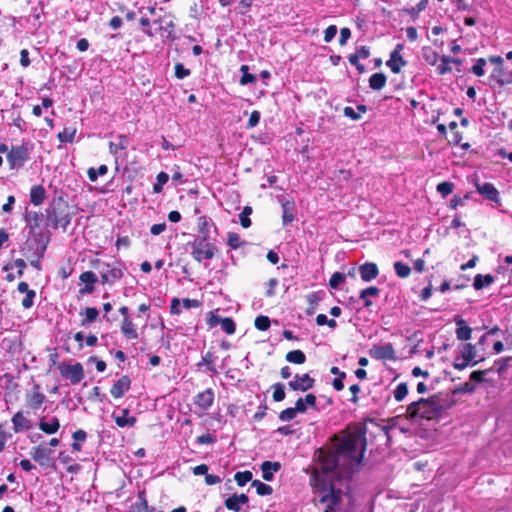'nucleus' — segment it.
<instances>
[{"mask_svg":"<svg viewBox=\"0 0 512 512\" xmlns=\"http://www.w3.org/2000/svg\"><path fill=\"white\" fill-rule=\"evenodd\" d=\"M367 427L364 423H356L348 428L341 441L335 446V450L348 466L359 464L367 447Z\"/></svg>","mask_w":512,"mask_h":512,"instance_id":"obj_1","label":"nucleus"},{"mask_svg":"<svg viewBox=\"0 0 512 512\" xmlns=\"http://www.w3.org/2000/svg\"><path fill=\"white\" fill-rule=\"evenodd\" d=\"M448 409L447 396L439 393L427 399L420 398L412 402L406 409L405 416L409 420L426 419L438 420Z\"/></svg>","mask_w":512,"mask_h":512,"instance_id":"obj_2","label":"nucleus"},{"mask_svg":"<svg viewBox=\"0 0 512 512\" xmlns=\"http://www.w3.org/2000/svg\"><path fill=\"white\" fill-rule=\"evenodd\" d=\"M311 480L314 482V490L318 495L317 502L325 506L324 512H336V507L342 502V490L335 487L330 480L329 482L325 480L319 482V473L317 471L312 473Z\"/></svg>","mask_w":512,"mask_h":512,"instance_id":"obj_3","label":"nucleus"},{"mask_svg":"<svg viewBox=\"0 0 512 512\" xmlns=\"http://www.w3.org/2000/svg\"><path fill=\"white\" fill-rule=\"evenodd\" d=\"M73 215L69 203L62 196L53 197L46 209V217L55 229L62 228L65 231Z\"/></svg>","mask_w":512,"mask_h":512,"instance_id":"obj_4","label":"nucleus"},{"mask_svg":"<svg viewBox=\"0 0 512 512\" xmlns=\"http://www.w3.org/2000/svg\"><path fill=\"white\" fill-rule=\"evenodd\" d=\"M318 463L319 467L315 468L313 473L317 471L319 473V482L325 480L326 482L332 481L331 473L335 472L337 469H342L347 465L345 461H343L342 457L337 454L336 450L334 451H325L322 448L318 451Z\"/></svg>","mask_w":512,"mask_h":512,"instance_id":"obj_5","label":"nucleus"},{"mask_svg":"<svg viewBox=\"0 0 512 512\" xmlns=\"http://www.w3.org/2000/svg\"><path fill=\"white\" fill-rule=\"evenodd\" d=\"M192 258L201 263L203 260H211L218 252L217 246L208 239L196 238L190 242Z\"/></svg>","mask_w":512,"mask_h":512,"instance_id":"obj_6","label":"nucleus"},{"mask_svg":"<svg viewBox=\"0 0 512 512\" xmlns=\"http://www.w3.org/2000/svg\"><path fill=\"white\" fill-rule=\"evenodd\" d=\"M444 42L439 44V50L434 47H424L423 57L427 64L436 66V72L440 75L448 70V56L443 51Z\"/></svg>","mask_w":512,"mask_h":512,"instance_id":"obj_7","label":"nucleus"},{"mask_svg":"<svg viewBox=\"0 0 512 512\" xmlns=\"http://www.w3.org/2000/svg\"><path fill=\"white\" fill-rule=\"evenodd\" d=\"M477 345L470 343L462 344L459 346V355L455 357L453 366L455 369L462 370L468 366H475L479 362L484 360V357L476 360L477 357Z\"/></svg>","mask_w":512,"mask_h":512,"instance_id":"obj_8","label":"nucleus"},{"mask_svg":"<svg viewBox=\"0 0 512 512\" xmlns=\"http://www.w3.org/2000/svg\"><path fill=\"white\" fill-rule=\"evenodd\" d=\"M10 169L22 168L29 160V149L26 145L12 146L6 155Z\"/></svg>","mask_w":512,"mask_h":512,"instance_id":"obj_9","label":"nucleus"},{"mask_svg":"<svg viewBox=\"0 0 512 512\" xmlns=\"http://www.w3.org/2000/svg\"><path fill=\"white\" fill-rule=\"evenodd\" d=\"M41 238L42 237L38 238L37 236L28 238L20 247L22 256L26 259L37 255L44 256L47 249V243L42 242Z\"/></svg>","mask_w":512,"mask_h":512,"instance_id":"obj_10","label":"nucleus"},{"mask_svg":"<svg viewBox=\"0 0 512 512\" xmlns=\"http://www.w3.org/2000/svg\"><path fill=\"white\" fill-rule=\"evenodd\" d=\"M46 401L47 398L41 391V386L34 382L32 388L25 393V404L27 408L36 411L40 409Z\"/></svg>","mask_w":512,"mask_h":512,"instance_id":"obj_11","label":"nucleus"},{"mask_svg":"<svg viewBox=\"0 0 512 512\" xmlns=\"http://www.w3.org/2000/svg\"><path fill=\"white\" fill-rule=\"evenodd\" d=\"M60 374L63 378L69 379L71 384L76 385L84 378V369L81 363L74 365L60 366Z\"/></svg>","mask_w":512,"mask_h":512,"instance_id":"obj_12","label":"nucleus"},{"mask_svg":"<svg viewBox=\"0 0 512 512\" xmlns=\"http://www.w3.org/2000/svg\"><path fill=\"white\" fill-rule=\"evenodd\" d=\"M315 385V379L308 373L296 374L293 380L288 382V387L293 391L306 392L312 389Z\"/></svg>","mask_w":512,"mask_h":512,"instance_id":"obj_13","label":"nucleus"},{"mask_svg":"<svg viewBox=\"0 0 512 512\" xmlns=\"http://www.w3.org/2000/svg\"><path fill=\"white\" fill-rule=\"evenodd\" d=\"M30 455L42 467H48L52 463V450L42 445L33 447Z\"/></svg>","mask_w":512,"mask_h":512,"instance_id":"obj_14","label":"nucleus"},{"mask_svg":"<svg viewBox=\"0 0 512 512\" xmlns=\"http://www.w3.org/2000/svg\"><path fill=\"white\" fill-rule=\"evenodd\" d=\"M369 354L372 358L378 359V360H395V350L391 343L382 345V346H373Z\"/></svg>","mask_w":512,"mask_h":512,"instance_id":"obj_15","label":"nucleus"},{"mask_svg":"<svg viewBox=\"0 0 512 512\" xmlns=\"http://www.w3.org/2000/svg\"><path fill=\"white\" fill-rule=\"evenodd\" d=\"M403 49L402 44H398L396 48L391 52L390 58L387 60L386 65L391 69V71L395 74L399 73L401 69L406 66L407 62L401 55V50Z\"/></svg>","mask_w":512,"mask_h":512,"instance_id":"obj_16","label":"nucleus"},{"mask_svg":"<svg viewBox=\"0 0 512 512\" xmlns=\"http://www.w3.org/2000/svg\"><path fill=\"white\" fill-rule=\"evenodd\" d=\"M491 82H495L499 87L512 84V71L506 72L504 65L495 67L489 76Z\"/></svg>","mask_w":512,"mask_h":512,"instance_id":"obj_17","label":"nucleus"},{"mask_svg":"<svg viewBox=\"0 0 512 512\" xmlns=\"http://www.w3.org/2000/svg\"><path fill=\"white\" fill-rule=\"evenodd\" d=\"M79 280L84 284V286L79 289V293L81 295L91 294L94 292L95 283L98 281L97 275L94 272L85 271L81 273Z\"/></svg>","mask_w":512,"mask_h":512,"instance_id":"obj_18","label":"nucleus"},{"mask_svg":"<svg viewBox=\"0 0 512 512\" xmlns=\"http://www.w3.org/2000/svg\"><path fill=\"white\" fill-rule=\"evenodd\" d=\"M131 388V379L128 375L120 377L110 388V394L113 398L118 399L125 395Z\"/></svg>","mask_w":512,"mask_h":512,"instance_id":"obj_19","label":"nucleus"},{"mask_svg":"<svg viewBox=\"0 0 512 512\" xmlns=\"http://www.w3.org/2000/svg\"><path fill=\"white\" fill-rule=\"evenodd\" d=\"M105 266L106 269L100 273L102 284L112 285L124 276L123 270L120 267H111L109 264Z\"/></svg>","mask_w":512,"mask_h":512,"instance_id":"obj_20","label":"nucleus"},{"mask_svg":"<svg viewBox=\"0 0 512 512\" xmlns=\"http://www.w3.org/2000/svg\"><path fill=\"white\" fill-rule=\"evenodd\" d=\"M214 402V391L212 388L199 392L195 396L194 404L202 411H207Z\"/></svg>","mask_w":512,"mask_h":512,"instance_id":"obj_21","label":"nucleus"},{"mask_svg":"<svg viewBox=\"0 0 512 512\" xmlns=\"http://www.w3.org/2000/svg\"><path fill=\"white\" fill-rule=\"evenodd\" d=\"M202 302L197 299H183L182 302L178 298H173L171 301L170 310L173 314H179L180 313V307L182 306L184 309H191V308H199L201 307Z\"/></svg>","mask_w":512,"mask_h":512,"instance_id":"obj_22","label":"nucleus"},{"mask_svg":"<svg viewBox=\"0 0 512 512\" xmlns=\"http://www.w3.org/2000/svg\"><path fill=\"white\" fill-rule=\"evenodd\" d=\"M323 293L322 292H312L306 296V307H305V315L307 317H312L319 308V303L322 300Z\"/></svg>","mask_w":512,"mask_h":512,"instance_id":"obj_23","label":"nucleus"},{"mask_svg":"<svg viewBox=\"0 0 512 512\" xmlns=\"http://www.w3.org/2000/svg\"><path fill=\"white\" fill-rule=\"evenodd\" d=\"M13 431L20 433L24 430H30L32 428V422L29 420L22 411L16 412L12 419Z\"/></svg>","mask_w":512,"mask_h":512,"instance_id":"obj_24","label":"nucleus"},{"mask_svg":"<svg viewBox=\"0 0 512 512\" xmlns=\"http://www.w3.org/2000/svg\"><path fill=\"white\" fill-rule=\"evenodd\" d=\"M359 273L361 279L365 282H369L379 275L378 266L373 262H366L359 267Z\"/></svg>","mask_w":512,"mask_h":512,"instance_id":"obj_25","label":"nucleus"},{"mask_svg":"<svg viewBox=\"0 0 512 512\" xmlns=\"http://www.w3.org/2000/svg\"><path fill=\"white\" fill-rule=\"evenodd\" d=\"M260 468L262 471V478L265 481H272L274 478V473L281 469V464L278 461H264Z\"/></svg>","mask_w":512,"mask_h":512,"instance_id":"obj_26","label":"nucleus"},{"mask_svg":"<svg viewBox=\"0 0 512 512\" xmlns=\"http://www.w3.org/2000/svg\"><path fill=\"white\" fill-rule=\"evenodd\" d=\"M478 192L490 201L499 200V192L492 183L477 184Z\"/></svg>","mask_w":512,"mask_h":512,"instance_id":"obj_27","label":"nucleus"},{"mask_svg":"<svg viewBox=\"0 0 512 512\" xmlns=\"http://www.w3.org/2000/svg\"><path fill=\"white\" fill-rule=\"evenodd\" d=\"M282 206V222L283 225L290 224L294 221V211H295V203L293 200H286L281 203Z\"/></svg>","mask_w":512,"mask_h":512,"instance_id":"obj_28","label":"nucleus"},{"mask_svg":"<svg viewBox=\"0 0 512 512\" xmlns=\"http://www.w3.org/2000/svg\"><path fill=\"white\" fill-rule=\"evenodd\" d=\"M46 198V190L42 185H34L30 190V202L35 205H41Z\"/></svg>","mask_w":512,"mask_h":512,"instance_id":"obj_29","label":"nucleus"},{"mask_svg":"<svg viewBox=\"0 0 512 512\" xmlns=\"http://www.w3.org/2000/svg\"><path fill=\"white\" fill-rule=\"evenodd\" d=\"M212 220L207 216H200L197 219L198 238L208 239Z\"/></svg>","mask_w":512,"mask_h":512,"instance_id":"obj_30","label":"nucleus"},{"mask_svg":"<svg viewBox=\"0 0 512 512\" xmlns=\"http://www.w3.org/2000/svg\"><path fill=\"white\" fill-rule=\"evenodd\" d=\"M129 415V409L128 408H125L122 410V415L120 416H115L113 414V418L115 420V423L117 424V426L121 427V428H124V427H133L136 423V417L132 416V417H127Z\"/></svg>","mask_w":512,"mask_h":512,"instance_id":"obj_31","label":"nucleus"},{"mask_svg":"<svg viewBox=\"0 0 512 512\" xmlns=\"http://www.w3.org/2000/svg\"><path fill=\"white\" fill-rule=\"evenodd\" d=\"M495 281L494 277L491 274H477L474 277L473 287L475 290H482L485 287L490 286Z\"/></svg>","mask_w":512,"mask_h":512,"instance_id":"obj_32","label":"nucleus"},{"mask_svg":"<svg viewBox=\"0 0 512 512\" xmlns=\"http://www.w3.org/2000/svg\"><path fill=\"white\" fill-rule=\"evenodd\" d=\"M387 78L386 75L382 72L374 73L369 78V87L372 90L378 91L384 88L386 85Z\"/></svg>","mask_w":512,"mask_h":512,"instance_id":"obj_33","label":"nucleus"},{"mask_svg":"<svg viewBox=\"0 0 512 512\" xmlns=\"http://www.w3.org/2000/svg\"><path fill=\"white\" fill-rule=\"evenodd\" d=\"M159 30L162 32V37L169 41H174L177 38L175 34V24L172 19L164 21V24L159 26Z\"/></svg>","mask_w":512,"mask_h":512,"instance_id":"obj_34","label":"nucleus"},{"mask_svg":"<svg viewBox=\"0 0 512 512\" xmlns=\"http://www.w3.org/2000/svg\"><path fill=\"white\" fill-rule=\"evenodd\" d=\"M285 359L289 363L302 365L306 362V355L302 350L296 349L287 352L285 355Z\"/></svg>","mask_w":512,"mask_h":512,"instance_id":"obj_35","label":"nucleus"},{"mask_svg":"<svg viewBox=\"0 0 512 512\" xmlns=\"http://www.w3.org/2000/svg\"><path fill=\"white\" fill-rule=\"evenodd\" d=\"M39 428L46 434H54L60 428L59 419L57 417H53L50 422H44L43 420H41L39 422Z\"/></svg>","mask_w":512,"mask_h":512,"instance_id":"obj_36","label":"nucleus"},{"mask_svg":"<svg viewBox=\"0 0 512 512\" xmlns=\"http://www.w3.org/2000/svg\"><path fill=\"white\" fill-rule=\"evenodd\" d=\"M42 217H43V215L40 212H36V211L27 212L25 214V221H26L27 226L30 229H35V228L40 227L41 222H42Z\"/></svg>","mask_w":512,"mask_h":512,"instance_id":"obj_37","label":"nucleus"},{"mask_svg":"<svg viewBox=\"0 0 512 512\" xmlns=\"http://www.w3.org/2000/svg\"><path fill=\"white\" fill-rule=\"evenodd\" d=\"M77 129L75 127H65L58 132L57 139L61 143H72L74 141Z\"/></svg>","mask_w":512,"mask_h":512,"instance_id":"obj_38","label":"nucleus"},{"mask_svg":"<svg viewBox=\"0 0 512 512\" xmlns=\"http://www.w3.org/2000/svg\"><path fill=\"white\" fill-rule=\"evenodd\" d=\"M379 293V288H377L376 286H370L368 288L363 289L360 292V299L363 300L364 306L369 307L372 305V302L369 300V298L378 296Z\"/></svg>","mask_w":512,"mask_h":512,"instance_id":"obj_39","label":"nucleus"},{"mask_svg":"<svg viewBox=\"0 0 512 512\" xmlns=\"http://www.w3.org/2000/svg\"><path fill=\"white\" fill-rule=\"evenodd\" d=\"M494 370H495L494 367H491V368L485 369V370H475V371L471 372V374L469 376L470 382L474 383L475 385L477 383L487 382L488 379L486 378V375H488L490 372H492Z\"/></svg>","mask_w":512,"mask_h":512,"instance_id":"obj_40","label":"nucleus"},{"mask_svg":"<svg viewBox=\"0 0 512 512\" xmlns=\"http://www.w3.org/2000/svg\"><path fill=\"white\" fill-rule=\"evenodd\" d=\"M240 72L242 73V76L239 80L240 85L245 86L247 84H254L257 82L256 75L249 73L248 65H241Z\"/></svg>","mask_w":512,"mask_h":512,"instance_id":"obj_41","label":"nucleus"},{"mask_svg":"<svg viewBox=\"0 0 512 512\" xmlns=\"http://www.w3.org/2000/svg\"><path fill=\"white\" fill-rule=\"evenodd\" d=\"M247 244L245 240H242L241 237L235 232H229L227 235V245L231 249H238Z\"/></svg>","mask_w":512,"mask_h":512,"instance_id":"obj_42","label":"nucleus"},{"mask_svg":"<svg viewBox=\"0 0 512 512\" xmlns=\"http://www.w3.org/2000/svg\"><path fill=\"white\" fill-rule=\"evenodd\" d=\"M251 486L256 489V493L259 496H268L273 493V489L270 485L261 482L260 480H253Z\"/></svg>","mask_w":512,"mask_h":512,"instance_id":"obj_43","label":"nucleus"},{"mask_svg":"<svg viewBox=\"0 0 512 512\" xmlns=\"http://www.w3.org/2000/svg\"><path fill=\"white\" fill-rule=\"evenodd\" d=\"M121 331L128 340H134L138 338V334L133 322H122Z\"/></svg>","mask_w":512,"mask_h":512,"instance_id":"obj_44","label":"nucleus"},{"mask_svg":"<svg viewBox=\"0 0 512 512\" xmlns=\"http://www.w3.org/2000/svg\"><path fill=\"white\" fill-rule=\"evenodd\" d=\"M457 128V123L455 122H450V131L453 132V142L455 145H461V148L463 150H467L470 148V144L468 142H464V143H461L462 139H463V136H462V133H460L459 131H455V129Z\"/></svg>","mask_w":512,"mask_h":512,"instance_id":"obj_45","label":"nucleus"},{"mask_svg":"<svg viewBox=\"0 0 512 512\" xmlns=\"http://www.w3.org/2000/svg\"><path fill=\"white\" fill-rule=\"evenodd\" d=\"M475 389L476 385L469 381L459 385L454 390H452L451 395L456 396L458 394H471L475 391Z\"/></svg>","mask_w":512,"mask_h":512,"instance_id":"obj_46","label":"nucleus"},{"mask_svg":"<svg viewBox=\"0 0 512 512\" xmlns=\"http://www.w3.org/2000/svg\"><path fill=\"white\" fill-rule=\"evenodd\" d=\"M252 477V472L249 470H245L235 473L234 480L236 481L238 486L243 487L252 480Z\"/></svg>","mask_w":512,"mask_h":512,"instance_id":"obj_47","label":"nucleus"},{"mask_svg":"<svg viewBox=\"0 0 512 512\" xmlns=\"http://www.w3.org/2000/svg\"><path fill=\"white\" fill-rule=\"evenodd\" d=\"M252 214V207L245 206L242 212L239 214L240 224L243 228H249L252 224L249 216Z\"/></svg>","mask_w":512,"mask_h":512,"instance_id":"obj_48","label":"nucleus"},{"mask_svg":"<svg viewBox=\"0 0 512 512\" xmlns=\"http://www.w3.org/2000/svg\"><path fill=\"white\" fill-rule=\"evenodd\" d=\"M224 506L227 510L232 512H241V504L236 498V494H233L225 499Z\"/></svg>","mask_w":512,"mask_h":512,"instance_id":"obj_49","label":"nucleus"},{"mask_svg":"<svg viewBox=\"0 0 512 512\" xmlns=\"http://www.w3.org/2000/svg\"><path fill=\"white\" fill-rule=\"evenodd\" d=\"M394 269H395L396 275L400 278H406L411 273L410 266L401 261H397L394 263Z\"/></svg>","mask_w":512,"mask_h":512,"instance_id":"obj_50","label":"nucleus"},{"mask_svg":"<svg viewBox=\"0 0 512 512\" xmlns=\"http://www.w3.org/2000/svg\"><path fill=\"white\" fill-rule=\"evenodd\" d=\"M201 364H205L208 371L215 374L217 373L214 365V355L211 351L206 352V354L202 357V362L198 363V366Z\"/></svg>","mask_w":512,"mask_h":512,"instance_id":"obj_51","label":"nucleus"},{"mask_svg":"<svg viewBox=\"0 0 512 512\" xmlns=\"http://www.w3.org/2000/svg\"><path fill=\"white\" fill-rule=\"evenodd\" d=\"M408 394V386L407 383L402 382L397 385L394 390V398L397 402H401Z\"/></svg>","mask_w":512,"mask_h":512,"instance_id":"obj_52","label":"nucleus"},{"mask_svg":"<svg viewBox=\"0 0 512 512\" xmlns=\"http://www.w3.org/2000/svg\"><path fill=\"white\" fill-rule=\"evenodd\" d=\"M345 274L341 272H335L332 274L330 280H329V286L331 289H337L340 284L345 282Z\"/></svg>","mask_w":512,"mask_h":512,"instance_id":"obj_53","label":"nucleus"},{"mask_svg":"<svg viewBox=\"0 0 512 512\" xmlns=\"http://www.w3.org/2000/svg\"><path fill=\"white\" fill-rule=\"evenodd\" d=\"M512 361V357H505L495 361V366H497L496 371L499 375L504 374L508 367L510 366V362Z\"/></svg>","mask_w":512,"mask_h":512,"instance_id":"obj_54","label":"nucleus"},{"mask_svg":"<svg viewBox=\"0 0 512 512\" xmlns=\"http://www.w3.org/2000/svg\"><path fill=\"white\" fill-rule=\"evenodd\" d=\"M272 398L275 402H280L285 398L284 385L282 383H276L273 385Z\"/></svg>","mask_w":512,"mask_h":512,"instance_id":"obj_55","label":"nucleus"},{"mask_svg":"<svg viewBox=\"0 0 512 512\" xmlns=\"http://www.w3.org/2000/svg\"><path fill=\"white\" fill-rule=\"evenodd\" d=\"M485 66H486V60L484 58H479L476 60V63L472 66L471 72L474 75L481 77L485 73V71H484Z\"/></svg>","mask_w":512,"mask_h":512,"instance_id":"obj_56","label":"nucleus"},{"mask_svg":"<svg viewBox=\"0 0 512 512\" xmlns=\"http://www.w3.org/2000/svg\"><path fill=\"white\" fill-rule=\"evenodd\" d=\"M348 60L351 65L355 66L359 74H363L366 71L365 66L360 63V58L356 55V53L350 54Z\"/></svg>","mask_w":512,"mask_h":512,"instance_id":"obj_57","label":"nucleus"},{"mask_svg":"<svg viewBox=\"0 0 512 512\" xmlns=\"http://www.w3.org/2000/svg\"><path fill=\"white\" fill-rule=\"evenodd\" d=\"M296 411L293 407L286 408L279 413V419L283 422L290 421L296 417Z\"/></svg>","mask_w":512,"mask_h":512,"instance_id":"obj_58","label":"nucleus"},{"mask_svg":"<svg viewBox=\"0 0 512 512\" xmlns=\"http://www.w3.org/2000/svg\"><path fill=\"white\" fill-rule=\"evenodd\" d=\"M190 70L186 68L182 63H176L175 65V77L183 79L190 75Z\"/></svg>","mask_w":512,"mask_h":512,"instance_id":"obj_59","label":"nucleus"},{"mask_svg":"<svg viewBox=\"0 0 512 512\" xmlns=\"http://www.w3.org/2000/svg\"><path fill=\"white\" fill-rule=\"evenodd\" d=\"M459 340H468L471 338L472 329L468 326H461L456 330Z\"/></svg>","mask_w":512,"mask_h":512,"instance_id":"obj_60","label":"nucleus"},{"mask_svg":"<svg viewBox=\"0 0 512 512\" xmlns=\"http://www.w3.org/2000/svg\"><path fill=\"white\" fill-rule=\"evenodd\" d=\"M336 34H337V26L336 25L328 26L324 31V41L326 43L331 42Z\"/></svg>","mask_w":512,"mask_h":512,"instance_id":"obj_61","label":"nucleus"},{"mask_svg":"<svg viewBox=\"0 0 512 512\" xmlns=\"http://www.w3.org/2000/svg\"><path fill=\"white\" fill-rule=\"evenodd\" d=\"M196 441L200 445L213 444V443H215L216 438L213 435H211L210 433H206V434H202V435L198 436Z\"/></svg>","mask_w":512,"mask_h":512,"instance_id":"obj_62","label":"nucleus"},{"mask_svg":"<svg viewBox=\"0 0 512 512\" xmlns=\"http://www.w3.org/2000/svg\"><path fill=\"white\" fill-rule=\"evenodd\" d=\"M36 296V293L34 290L29 291L26 293L25 297L22 299V306L26 309L30 308L33 305V300Z\"/></svg>","mask_w":512,"mask_h":512,"instance_id":"obj_63","label":"nucleus"},{"mask_svg":"<svg viewBox=\"0 0 512 512\" xmlns=\"http://www.w3.org/2000/svg\"><path fill=\"white\" fill-rule=\"evenodd\" d=\"M343 114H344L346 117H348V118H350L351 120H354V121L359 120V119L361 118L360 113L356 112V111L354 110V108H353V107H350V106H346V107L343 109Z\"/></svg>","mask_w":512,"mask_h":512,"instance_id":"obj_64","label":"nucleus"}]
</instances>
